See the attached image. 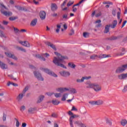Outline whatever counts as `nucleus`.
Instances as JSON below:
<instances>
[{
    "label": "nucleus",
    "instance_id": "1",
    "mask_svg": "<svg viewBox=\"0 0 127 127\" xmlns=\"http://www.w3.org/2000/svg\"><path fill=\"white\" fill-rule=\"evenodd\" d=\"M55 54L58 56V58L56 57L54 58V60L53 61V63H54V64H55V65L57 66H59L62 68H66L65 66L64 65V64H63L64 63H65V62L64 61L65 58L61 56V55L58 52H55Z\"/></svg>",
    "mask_w": 127,
    "mask_h": 127
},
{
    "label": "nucleus",
    "instance_id": "2",
    "mask_svg": "<svg viewBox=\"0 0 127 127\" xmlns=\"http://www.w3.org/2000/svg\"><path fill=\"white\" fill-rule=\"evenodd\" d=\"M40 69L41 71H43V72H45V73L48 74V75H50V76H53V77H58V76H57V74H56L55 73H54V72L50 70L48 68L41 67Z\"/></svg>",
    "mask_w": 127,
    "mask_h": 127
},
{
    "label": "nucleus",
    "instance_id": "3",
    "mask_svg": "<svg viewBox=\"0 0 127 127\" xmlns=\"http://www.w3.org/2000/svg\"><path fill=\"white\" fill-rule=\"evenodd\" d=\"M1 8L0 10V11L2 14L5 15V16H11L12 15V12L11 11H3V8H5V9H6V7L4 6L2 4H1Z\"/></svg>",
    "mask_w": 127,
    "mask_h": 127
},
{
    "label": "nucleus",
    "instance_id": "4",
    "mask_svg": "<svg viewBox=\"0 0 127 127\" xmlns=\"http://www.w3.org/2000/svg\"><path fill=\"white\" fill-rule=\"evenodd\" d=\"M89 104L92 106H102L104 104L103 100H98L97 101H89Z\"/></svg>",
    "mask_w": 127,
    "mask_h": 127
},
{
    "label": "nucleus",
    "instance_id": "5",
    "mask_svg": "<svg viewBox=\"0 0 127 127\" xmlns=\"http://www.w3.org/2000/svg\"><path fill=\"white\" fill-rule=\"evenodd\" d=\"M43 56H45V57H49L50 55L48 53H45L42 54L41 55L38 54L36 55V58H38L40 59L42 61H45V58L43 57Z\"/></svg>",
    "mask_w": 127,
    "mask_h": 127
},
{
    "label": "nucleus",
    "instance_id": "6",
    "mask_svg": "<svg viewBox=\"0 0 127 127\" xmlns=\"http://www.w3.org/2000/svg\"><path fill=\"white\" fill-rule=\"evenodd\" d=\"M34 75L39 81H44V78L41 75V73L38 71H34Z\"/></svg>",
    "mask_w": 127,
    "mask_h": 127
},
{
    "label": "nucleus",
    "instance_id": "7",
    "mask_svg": "<svg viewBox=\"0 0 127 127\" xmlns=\"http://www.w3.org/2000/svg\"><path fill=\"white\" fill-rule=\"evenodd\" d=\"M93 89L95 92H96V93H98V92L102 91V86L98 84L94 83Z\"/></svg>",
    "mask_w": 127,
    "mask_h": 127
},
{
    "label": "nucleus",
    "instance_id": "8",
    "mask_svg": "<svg viewBox=\"0 0 127 127\" xmlns=\"http://www.w3.org/2000/svg\"><path fill=\"white\" fill-rule=\"evenodd\" d=\"M75 118H79V115L73 114L69 118V125L70 127H74V126L73 125V120H74V119H75Z\"/></svg>",
    "mask_w": 127,
    "mask_h": 127
},
{
    "label": "nucleus",
    "instance_id": "9",
    "mask_svg": "<svg viewBox=\"0 0 127 127\" xmlns=\"http://www.w3.org/2000/svg\"><path fill=\"white\" fill-rule=\"evenodd\" d=\"M5 54L6 55V56L9 58H12V59H13L14 60H17V58L15 57L14 55L11 54V53L9 52H5Z\"/></svg>",
    "mask_w": 127,
    "mask_h": 127
},
{
    "label": "nucleus",
    "instance_id": "10",
    "mask_svg": "<svg viewBox=\"0 0 127 127\" xmlns=\"http://www.w3.org/2000/svg\"><path fill=\"white\" fill-rule=\"evenodd\" d=\"M18 42L23 46H25V47H30V44L27 41H19Z\"/></svg>",
    "mask_w": 127,
    "mask_h": 127
},
{
    "label": "nucleus",
    "instance_id": "11",
    "mask_svg": "<svg viewBox=\"0 0 127 127\" xmlns=\"http://www.w3.org/2000/svg\"><path fill=\"white\" fill-rule=\"evenodd\" d=\"M118 79L119 80H125L127 78V73H122L118 76Z\"/></svg>",
    "mask_w": 127,
    "mask_h": 127
},
{
    "label": "nucleus",
    "instance_id": "12",
    "mask_svg": "<svg viewBox=\"0 0 127 127\" xmlns=\"http://www.w3.org/2000/svg\"><path fill=\"white\" fill-rule=\"evenodd\" d=\"M74 124L77 125V126L79 127H87V126L84 123L79 121H75L74 122Z\"/></svg>",
    "mask_w": 127,
    "mask_h": 127
},
{
    "label": "nucleus",
    "instance_id": "13",
    "mask_svg": "<svg viewBox=\"0 0 127 127\" xmlns=\"http://www.w3.org/2000/svg\"><path fill=\"white\" fill-rule=\"evenodd\" d=\"M40 17L42 20H44L46 17V13L44 11H41L40 12Z\"/></svg>",
    "mask_w": 127,
    "mask_h": 127
},
{
    "label": "nucleus",
    "instance_id": "14",
    "mask_svg": "<svg viewBox=\"0 0 127 127\" xmlns=\"http://www.w3.org/2000/svg\"><path fill=\"white\" fill-rule=\"evenodd\" d=\"M91 78V77H87V76H85V77H83L81 79H76V82L77 83H83V82H84V80H88L89 79Z\"/></svg>",
    "mask_w": 127,
    "mask_h": 127
},
{
    "label": "nucleus",
    "instance_id": "15",
    "mask_svg": "<svg viewBox=\"0 0 127 127\" xmlns=\"http://www.w3.org/2000/svg\"><path fill=\"white\" fill-rule=\"evenodd\" d=\"M60 73L61 76L63 77H68L70 76V72L68 71H61Z\"/></svg>",
    "mask_w": 127,
    "mask_h": 127
},
{
    "label": "nucleus",
    "instance_id": "16",
    "mask_svg": "<svg viewBox=\"0 0 127 127\" xmlns=\"http://www.w3.org/2000/svg\"><path fill=\"white\" fill-rule=\"evenodd\" d=\"M58 92H60V93H64L66 91H69V89L67 88H59L56 89Z\"/></svg>",
    "mask_w": 127,
    "mask_h": 127
},
{
    "label": "nucleus",
    "instance_id": "17",
    "mask_svg": "<svg viewBox=\"0 0 127 127\" xmlns=\"http://www.w3.org/2000/svg\"><path fill=\"white\" fill-rule=\"evenodd\" d=\"M24 94L23 93L19 94V95L16 97V100L18 102H20L23 98Z\"/></svg>",
    "mask_w": 127,
    "mask_h": 127
},
{
    "label": "nucleus",
    "instance_id": "18",
    "mask_svg": "<svg viewBox=\"0 0 127 127\" xmlns=\"http://www.w3.org/2000/svg\"><path fill=\"white\" fill-rule=\"evenodd\" d=\"M0 67L1 69H3V70H4L5 69H7V65L3 63L1 61H0Z\"/></svg>",
    "mask_w": 127,
    "mask_h": 127
},
{
    "label": "nucleus",
    "instance_id": "19",
    "mask_svg": "<svg viewBox=\"0 0 127 127\" xmlns=\"http://www.w3.org/2000/svg\"><path fill=\"white\" fill-rule=\"evenodd\" d=\"M86 88L88 89H93L95 83H92L91 82H86Z\"/></svg>",
    "mask_w": 127,
    "mask_h": 127
},
{
    "label": "nucleus",
    "instance_id": "20",
    "mask_svg": "<svg viewBox=\"0 0 127 127\" xmlns=\"http://www.w3.org/2000/svg\"><path fill=\"white\" fill-rule=\"evenodd\" d=\"M98 57L100 59H103L104 58H109V57H111V56L110 55L100 54L98 56Z\"/></svg>",
    "mask_w": 127,
    "mask_h": 127
},
{
    "label": "nucleus",
    "instance_id": "21",
    "mask_svg": "<svg viewBox=\"0 0 127 127\" xmlns=\"http://www.w3.org/2000/svg\"><path fill=\"white\" fill-rule=\"evenodd\" d=\"M46 44L48 45V46H50V47H51V48L54 49V50H56V47H55V45H54L52 43L49 42H46Z\"/></svg>",
    "mask_w": 127,
    "mask_h": 127
},
{
    "label": "nucleus",
    "instance_id": "22",
    "mask_svg": "<svg viewBox=\"0 0 127 127\" xmlns=\"http://www.w3.org/2000/svg\"><path fill=\"white\" fill-rule=\"evenodd\" d=\"M51 8L53 11H55L58 8L57 5L55 3H53L51 4Z\"/></svg>",
    "mask_w": 127,
    "mask_h": 127
},
{
    "label": "nucleus",
    "instance_id": "23",
    "mask_svg": "<svg viewBox=\"0 0 127 127\" xmlns=\"http://www.w3.org/2000/svg\"><path fill=\"white\" fill-rule=\"evenodd\" d=\"M110 27H111V24L107 25L105 26L104 33H108L110 31Z\"/></svg>",
    "mask_w": 127,
    "mask_h": 127
},
{
    "label": "nucleus",
    "instance_id": "24",
    "mask_svg": "<svg viewBox=\"0 0 127 127\" xmlns=\"http://www.w3.org/2000/svg\"><path fill=\"white\" fill-rule=\"evenodd\" d=\"M61 24H62L61 23L57 24V29H56V33H58L60 31V29H61Z\"/></svg>",
    "mask_w": 127,
    "mask_h": 127
},
{
    "label": "nucleus",
    "instance_id": "25",
    "mask_svg": "<svg viewBox=\"0 0 127 127\" xmlns=\"http://www.w3.org/2000/svg\"><path fill=\"white\" fill-rule=\"evenodd\" d=\"M0 28H1V29H4V28L3 27V26H2V25H1V24H0ZM0 37H6V36H4V34H3V32L1 31L0 30Z\"/></svg>",
    "mask_w": 127,
    "mask_h": 127
},
{
    "label": "nucleus",
    "instance_id": "26",
    "mask_svg": "<svg viewBox=\"0 0 127 127\" xmlns=\"http://www.w3.org/2000/svg\"><path fill=\"white\" fill-rule=\"evenodd\" d=\"M37 23V19L35 18V19H34L33 20H32L30 23V25H31V26H35Z\"/></svg>",
    "mask_w": 127,
    "mask_h": 127
},
{
    "label": "nucleus",
    "instance_id": "27",
    "mask_svg": "<svg viewBox=\"0 0 127 127\" xmlns=\"http://www.w3.org/2000/svg\"><path fill=\"white\" fill-rule=\"evenodd\" d=\"M68 67H69V68H71L72 69H75V68H76V65H75V64H74L73 63H69Z\"/></svg>",
    "mask_w": 127,
    "mask_h": 127
},
{
    "label": "nucleus",
    "instance_id": "28",
    "mask_svg": "<svg viewBox=\"0 0 127 127\" xmlns=\"http://www.w3.org/2000/svg\"><path fill=\"white\" fill-rule=\"evenodd\" d=\"M43 100H44V96L41 95L40 96L39 99L37 100V103H41V102H42Z\"/></svg>",
    "mask_w": 127,
    "mask_h": 127
},
{
    "label": "nucleus",
    "instance_id": "29",
    "mask_svg": "<svg viewBox=\"0 0 127 127\" xmlns=\"http://www.w3.org/2000/svg\"><path fill=\"white\" fill-rule=\"evenodd\" d=\"M68 98V94L67 93H64V94L62 98V101H66V99Z\"/></svg>",
    "mask_w": 127,
    "mask_h": 127
},
{
    "label": "nucleus",
    "instance_id": "30",
    "mask_svg": "<svg viewBox=\"0 0 127 127\" xmlns=\"http://www.w3.org/2000/svg\"><path fill=\"white\" fill-rule=\"evenodd\" d=\"M102 22V21L101 20H98L95 21V23H98V24L96 25V27H100V26H102V24L101 23Z\"/></svg>",
    "mask_w": 127,
    "mask_h": 127
},
{
    "label": "nucleus",
    "instance_id": "31",
    "mask_svg": "<svg viewBox=\"0 0 127 127\" xmlns=\"http://www.w3.org/2000/svg\"><path fill=\"white\" fill-rule=\"evenodd\" d=\"M121 124L123 126V127H125V126H126V125H127V120L123 119V120H121Z\"/></svg>",
    "mask_w": 127,
    "mask_h": 127
},
{
    "label": "nucleus",
    "instance_id": "32",
    "mask_svg": "<svg viewBox=\"0 0 127 127\" xmlns=\"http://www.w3.org/2000/svg\"><path fill=\"white\" fill-rule=\"evenodd\" d=\"M118 24V21L117 20H114L113 23V25H111V28H115Z\"/></svg>",
    "mask_w": 127,
    "mask_h": 127
},
{
    "label": "nucleus",
    "instance_id": "33",
    "mask_svg": "<svg viewBox=\"0 0 127 127\" xmlns=\"http://www.w3.org/2000/svg\"><path fill=\"white\" fill-rule=\"evenodd\" d=\"M36 108H30L28 110V112L30 113V114H32V113H33L34 111H36Z\"/></svg>",
    "mask_w": 127,
    "mask_h": 127
},
{
    "label": "nucleus",
    "instance_id": "34",
    "mask_svg": "<svg viewBox=\"0 0 127 127\" xmlns=\"http://www.w3.org/2000/svg\"><path fill=\"white\" fill-rule=\"evenodd\" d=\"M69 91L72 94H77V90L76 89L72 88L69 89Z\"/></svg>",
    "mask_w": 127,
    "mask_h": 127
},
{
    "label": "nucleus",
    "instance_id": "35",
    "mask_svg": "<svg viewBox=\"0 0 127 127\" xmlns=\"http://www.w3.org/2000/svg\"><path fill=\"white\" fill-rule=\"evenodd\" d=\"M122 51V53L118 54V56H123V55H125V54H126V49H125V48H123Z\"/></svg>",
    "mask_w": 127,
    "mask_h": 127
},
{
    "label": "nucleus",
    "instance_id": "36",
    "mask_svg": "<svg viewBox=\"0 0 127 127\" xmlns=\"http://www.w3.org/2000/svg\"><path fill=\"white\" fill-rule=\"evenodd\" d=\"M52 103L53 105L57 106V105H59V104H60V101H58L57 100H52Z\"/></svg>",
    "mask_w": 127,
    "mask_h": 127
},
{
    "label": "nucleus",
    "instance_id": "37",
    "mask_svg": "<svg viewBox=\"0 0 127 127\" xmlns=\"http://www.w3.org/2000/svg\"><path fill=\"white\" fill-rule=\"evenodd\" d=\"M16 48L17 49V50L22 51L23 52H26V50L22 47L17 46L16 47Z\"/></svg>",
    "mask_w": 127,
    "mask_h": 127
},
{
    "label": "nucleus",
    "instance_id": "38",
    "mask_svg": "<svg viewBox=\"0 0 127 127\" xmlns=\"http://www.w3.org/2000/svg\"><path fill=\"white\" fill-rule=\"evenodd\" d=\"M99 58V56L96 55H93L90 56V59H92L93 60H95V59H98Z\"/></svg>",
    "mask_w": 127,
    "mask_h": 127
},
{
    "label": "nucleus",
    "instance_id": "39",
    "mask_svg": "<svg viewBox=\"0 0 127 127\" xmlns=\"http://www.w3.org/2000/svg\"><path fill=\"white\" fill-rule=\"evenodd\" d=\"M7 86H10V85H12V86H14V87H17L18 85L16 83H14L13 82H10V81H9L7 83Z\"/></svg>",
    "mask_w": 127,
    "mask_h": 127
},
{
    "label": "nucleus",
    "instance_id": "40",
    "mask_svg": "<svg viewBox=\"0 0 127 127\" xmlns=\"http://www.w3.org/2000/svg\"><path fill=\"white\" fill-rule=\"evenodd\" d=\"M63 19H64V20H67V19H68V14H64L63 15Z\"/></svg>",
    "mask_w": 127,
    "mask_h": 127
},
{
    "label": "nucleus",
    "instance_id": "41",
    "mask_svg": "<svg viewBox=\"0 0 127 127\" xmlns=\"http://www.w3.org/2000/svg\"><path fill=\"white\" fill-rule=\"evenodd\" d=\"M106 124H107V125H109V126H112V121H111V120L108 118H106Z\"/></svg>",
    "mask_w": 127,
    "mask_h": 127
},
{
    "label": "nucleus",
    "instance_id": "42",
    "mask_svg": "<svg viewBox=\"0 0 127 127\" xmlns=\"http://www.w3.org/2000/svg\"><path fill=\"white\" fill-rule=\"evenodd\" d=\"M26 108H25V106L24 105H23L22 106H21V107L20 108V111L21 112H24V111H25V109Z\"/></svg>",
    "mask_w": 127,
    "mask_h": 127
},
{
    "label": "nucleus",
    "instance_id": "43",
    "mask_svg": "<svg viewBox=\"0 0 127 127\" xmlns=\"http://www.w3.org/2000/svg\"><path fill=\"white\" fill-rule=\"evenodd\" d=\"M15 19H17V17L11 16L9 18V20L11 21H13V20H15Z\"/></svg>",
    "mask_w": 127,
    "mask_h": 127
},
{
    "label": "nucleus",
    "instance_id": "44",
    "mask_svg": "<svg viewBox=\"0 0 127 127\" xmlns=\"http://www.w3.org/2000/svg\"><path fill=\"white\" fill-rule=\"evenodd\" d=\"M2 121L3 122L6 121V114H5L4 113L3 114Z\"/></svg>",
    "mask_w": 127,
    "mask_h": 127
},
{
    "label": "nucleus",
    "instance_id": "45",
    "mask_svg": "<svg viewBox=\"0 0 127 127\" xmlns=\"http://www.w3.org/2000/svg\"><path fill=\"white\" fill-rule=\"evenodd\" d=\"M27 91H28V87L27 86L24 89V90L22 93L23 94H24V95H25V93H26V92H27Z\"/></svg>",
    "mask_w": 127,
    "mask_h": 127
},
{
    "label": "nucleus",
    "instance_id": "46",
    "mask_svg": "<svg viewBox=\"0 0 127 127\" xmlns=\"http://www.w3.org/2000/svg\"><path fill=\"white\" fill-rule=\"evenodd\" d=\"M82 2H84V0H80L78 3L73 5L74 6H78L81 4V3H82Z\"/></svg>",
    "mask_w": 127,
    "mask_h": 127
},
{
    "label": "nucleus",
    "instance_id": "47",
    "mask_svg": "<svg viewBox=\"0 0 127 127\" xmlns=\"http://www.w3.org/2000/svg\"><path fill=\"white\" fill-rule=\"evenodd\" d=\"M56 98H60L61 97V93H54Z\"/></svg>",
    "mask_w": 127,
    "mask_h": 127
},
{
    "label": "nucleus",
    "instance_id": "48",
    "mask_svg": "<svg viewBox=\"0 0 127 127\" xmlns=\"http://www.w3.org/2000/svg\"><path fill=\"white\" fill-rule=\"evenodd\" d=\"M83 37H85V38L89 37V33L87 32L83 33Z\"/></svg>",
    "mask_w": 127,
    "mask_h": 127
},
{
    "label": "nucleus",
    "instance_id": "49",
    "mask_svg": "<svg viewBox=\"0 0 127 127\" xmlns=\"http://www.w3.org/2000/svg\"><path fill=\"white\" fill-rule=\"evenodd\" d=\"M15 121H16V127H19V121H18V120H17L16 118L14 119Z\"/></svg>",
    "mask_w": 127,
    "mask_h": 127
},
{
    "label": "nucleus",
    "instance_id": "50",
    "mask_svg": "<svg viewBox=\"0 0 127 127\" xmlns=\"http://www.w3.org/2000/svg\"><path fill=\"white\" fill-rule=\"evenodd\" d=\"M101 15H102V12H99L98 13H97L95 14L96 17H99L101 16Z\"/></svg>",
    "mask_w": 127,
    "mask_h": 127
},
{
    "label": "nucleus",
    "instance_id": "51",
    "mask_svg": "<svg viewBox=\"0 0 127 127\" xmlns=\"http://www.w3.org/2000/svg\"><path fill=\"white\" fill-rule=\"evenodd\" d=\"M73 3H74V1H70L67 3V6H70V5H72V4H73Z\"/></svg>",
    "mask_w": 127,
    "mask_h": 127
},
{
    "label": "nucleus",
    "instance_id": "52",
    "mask_svg": "<svg viewBox=\"0 0 127 127\" xmlns=\"http://www.w3.org/2000/svg\"><path fill=\"white\" fill-rule=\"evenodd\" d=\"M52 118H56L58 117V115H57V114H56V113H53L52 114Z\"/></svg>",
    "mask_w": 127,
    "mask_h": 127
},
{
    "label": "nucleus",
    "instance_id": "53",
    "mask_svg": "<svg viewBox=\"0 0 127 127\" xmlns=\"http://www.w3.org/2000/svg\"><path fill=\"white\" fill-rule=\"evenodd\" d=\"M14 28V31L15 32V33H17L18 32H20L19 30H18V29L16 28Z\"/></svg>",
    "mask_w": 127,
    "mask_h": 127
},
{
    "label": "nucleus",
    "instance_id": "54",
    "mask_svg": "<svg viewBox=\"0 0 127 127\" xmlns=\"http://www.w3.org/2000/svg\"><path fill=\"white\" fill-rule=\"evenodd\" d=\"M15 7H16L18 10H22V7L19 6H15Z\"/></svg>",
    "mask_w": 127,
    "mask_h": 127
},
{
    "label": "nucleus",
    "instance_id": "55",
    "mask_svg": "<svg viewBox=\"0 0 127 127\" xmlns=\"http://www.w3.org/2000/svg\"><path fill=\"white\" fill-rule=\"evenodd\" d=\"M117 18H118L119 19L121 18V12H117Z\"/></svg>",
    "mask_w": 127,
    "mask_h": 127
},
{
    "label": "nucleus",
    "instance_id": "56",
    "mask_svg": "<svg viewBox=\"0 0 127 127\" xmlns=\"http://www.w3.org/2000/svg\"><path fill=\"white\" fill-rule=\"evenodd\" d=\"M72 8V11H73V12H76V11H77V8L74 6V5L73 6Z\"/></svg>",
    "mask_w": 127,
    "mask_h": 127
},
{
    "label": "nucleus",
    "instance_id": "57",
    "mask_svg": "<svg viewBox=\"0 0 127 127\" xmlns=\"http://www.w3.org/2000/svg\"><path fill=\"white\" fill-rule=\"evenodd\" d=\"M127 85L125 86L124 89L123 90V92H127Z\"/></svg>",
    "mask_w": 127,
    "mask_h": 127
},
{
    "label": "nucleus",
    "instance_id": "58",
    "mask_svg": "<svg viewBox=\"0 0 127 127\" xmlns=\"http://www.w3.org/2000/svg\"><path fill=\"white\" fill-rule=\"evenodd\" d=\"M71 111H75V112H77V111H78V109L75 108V106H73L72 108Z\"/></svg>",
    "mask_w": 127,
    "mask_h": 127
},
{
    "label": "nucleus",
    "instance_id": "59",
    "mask_svg": "<svg viewBox=\"0 0 127 127\" xmlns=\"http://www.w3.org/2000/svg\"><path fill=\"white\" fill-rule=\"evenodd\" d=\"M117 12V11L115 9L112 10V14H113V15L116 16V13Z\"/></svg>",
    "mask_w": 127,
    "mask_h": 127
},
{
    "label": "nucleus",
    "instance_id": "60",
    "mask_svg": "<svg viewBox=\"0 0 127 127\" xmlns=\"http://www.w3.org/2000/svg\"><path fill=\"white\" fill-rule=\"evenodd\" d=\"M2 23L4 24V25H7V24H8V22L4 20L3 21Z\"/></svg>",
    "mask_w": 127,
    "mask_h": 127
},
{
    "label": "nucleus",
    "instance_id": "61",
    "mask_svg": "<svg viewBox=\"0 0 127 127\" xmlns=\"http://www.w3.org/2000/svg\"><path fill=\"white\" fill-rule=\"evenodd\" d=\"M127 20H125L124 21L123 24L122 26V28H123V27H124L125 26V25H126V24H127Z\"/></svg>",
    "mask_w": 127,
    "mask_h": 127
},
{
    "label": "nucleus",
    "instance_id": "62",
    "mask_svg": "<svg viewBox=\"0 0 127 127\" xmlns=\"http://www.w3.org/2000/svg\"><path fill=\"white\" fill-rule=\"evenodd\" d=\"M74 30L72 29L70 31V33H69V35H73V34H74Z\"/></svg>",
    "mask_w": 127,
    "mask_h": 127
},
{
    "label": "nucleus",
    "instance_id": "63",
    "mask_svg": "<svg viewBox=\"0 0 127 127\" xmlns=\"http://www.w3.org/2000/svg\"><path fill=\"white\" fill-rule=\"evenodd\" d=\"M53 94H54V93H52V92H49V93H47V95H48V96H52V95H53Z\"/></svg>",
    "mask_w": 127,
    "mask_h": 127
},
{
    "label": "nucleus",
    "instance_id": "64",
    "mask_svg": "<svg viewBox=\"0 0 127 127\" xmlns=\"http://www.w3.org/2000/svg\"><path fill=\"white\" fill-rule=\"evenodd\" d=\"M22 127H26V123H22Z\"/></svg>",
    "mask_w": 127,
    "mask_h": 127
}]
</instances>
